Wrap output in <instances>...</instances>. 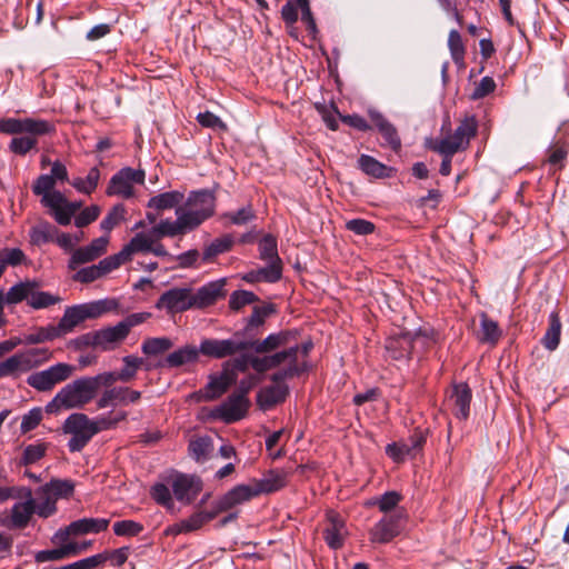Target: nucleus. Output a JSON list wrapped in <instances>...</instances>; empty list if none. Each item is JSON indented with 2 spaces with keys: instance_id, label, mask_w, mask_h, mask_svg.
<instances>
[{
  "instance_id": "obj_38",
  "label": "nucleus",
  "mask_w": 569,
  "mask_h": 569,
  "mask_svg": "<svg viewBox=\"0 0 569 569\" xmlns=\"http://www.w3.org/2000/svg\"><path fill=\"white\" fill-rule=\"evenodd\" d=\"M359 168L368 176L373 178H390L393 169L381 163L368 154H361L358 159Z\"/></svg>"
},
{
  "instance_id": "obj_6",
  "label": "nucleus",
  "mask_w": 569,
  "mask_h": 569,
  "mask_svg": "<svg viewBox=\"0 0 569 569\" xmlns=\"http://www.w3.org/2000/svg\"><path fill=\"white\" fill-rule=\"evenodd\" d=\"M477 129L478 122L476 118L473 116L466 117L452 134L431 141L428 147L441 156L453 157L458 151H462L468 148L470 139L477 133Z\"/></svg>"
},
{
  "instance_id": "obj_44",
  "label": "nucleus",
  "mask_w": 569,
  "mask_h": 569,
  "mask_svg": "<svg viewBox=\"0 0 569 569\" xmlns=\"http://www.w3.org/2000/svg\"><path fill=\"white\" fill-rule=\"evenodd\" d=\"M189 455L196 461L206 460L213 449L212 439L208 436H202L190 440L189 442Z\"/></svg>"
},
{
  "instance_id": "obj_9",
  "label": "nucleus",
  "mask_w": 569,
  "mask_h": 569,
  "mask_svg": "<svg viewBox=\"0 0 569 569\" xmlns=\"http://www.w3.org/2000/svg\"><path fill=\"white\" fill-rule=\"evenodd\" d=\"M51 357L52 351L47 348H34L18 352L0 362V378L30 371L49 361Z\"/></svg>"
},
{
  "instance_id": "obj_32",
  "label": "nucleus",
  "mask_w": 569,
  "mask_h": 569,
  "mask_svg": "<svg viewBox=\"0 0 569 569\" xmlns=\"http://www.w3.org/2000/svg\"><path fill=\"white\" fill-rule=\"evenodd\" d=\"M370 117L390 148L398 151L401 148V140L397 129L379 112H370Z\"/></svg>"
},
{
  "instance_id": "obj_1",
  "label": "nucleus",
  "mask_w": 569,
  "mask_h": 569,
  "mask_svg": "<svg viewBox=\"0 0 569 569\" xmlns=\"http://www.w3.org/2000/svg\"><path fill=\"white\" fill-rule=\"evenodd\" d=\"M295 337L296 333L293 332V337L289 339V345L287 346L291 355L270 377L273 385L260 389L257 393V403L262 410H269L276 405L283 402L289 393V387L284 381L298 377L309 369L308 357L313 343L308 340L301 345H291V340Z\"/></svg>"
},
{
  "instance_id": "obj_24",
  "label": "nucleus",
  "mask_w": 569,
  "mask_h": 569,
  "mask_svg": "<svg viewBox=\"0 0 569 569\" xmlns=\"http://www.w3.org/2000/svg\"><path fill=\"white\" fill-rule=\"evenodd\" d=\"M403 518L402 511L397 515L385 517L370 531V540L378 543L391 541L401 531L400 520Z\"/></svg>"
},
{
  "instance_id": "obj_53",
  "label": "nucleus",
  "mask_w": 569,
  "mask_h": 569,
  "mask_svg": "<svg viewBox=\"0 0 569 569\" xmlns=\"http://www.w3.org/2000/svg\"><path fill=\"white\" fill-rule=\"evenodd\" d=\"M274 312L272 303L253 307L251 316L247 320V329L251 330L262 326L266 319Z\"/></svg>"
},
{
  "instance_id": "obj_60",
  "label": "nucleus",
  "mask_w": 569,
  "mask_h": 569,
  "mask_svg": "<svg viewBox=\"0 0 569 569\" xmlns=\"http://www.w3.org/2000/svg\"><path fill=\"white\" fill-rule=\"evenodd\" d=\"M101 209L97 204H92L90 207L81 210L77 216H74V224L78 228L87 227L88 224L96 221L100 216Z\"/></svg>"
},
{
  "instance_id": "obj_62",
  "label": "nucleus",
  "mask_w": 569,
  "mask_h": 569,
  "mask_svg": "<svg viewBox=\"0 0 569 569\" xmlns=\"http://www.w3.org/2000/svg\"><path fill=\"white\" fill-rule=\"evenodd\" d=\"M281 18L286 22L287 27L290 28L289 34L297 37L293 24L298 21V8L292 1H288L281 8Z\"/></svg>"
},
{
  "instance_id": "obj_61",
  "label": "nucleus",
  "mask_w": 569,
  "mask_h": 569,
  "mask_svg": "<svg viewBox=\"0 0 569 569\" xmlns=\"http://www.w3.org/2000/svg\"><path fill=\"white\" fill-rule=\"evenodd\" d=\"M386 453L396 462L403 461L406 457H413L408 442H393L386 447Z\"/></svg>"
},
{
  "instance_id": "obj_18",
  "label": "nucleus",
  "mask_w": 569,
  "mask_h": 569,
  "mask_svg": "<svg viewBox=\"0 0 569 569\" xmlns=\"http://www.w3.org/2000/svg\"><path fill=\"white\" fill-rule=\"evenodd\" d=\"M109 236L93 239L88 246L74 249L68 261V268L76 270L78 266L91 262L107 252Z\"/></svg>"
},
{
  "instance_id": "obj_25",
  "label": "nucleus",
  "mask_w": 569,
  "mask_h": 569,
  "mask_svg": "<svg viewBox=\"0 0 569 569\" xmlns=\"http://www.w3.org/2000/svg\"><path fill=\"white\" fill-rule=\"evenodd\" d=\"M34 501L26 500L16 503L10 513L0 515V525L7 528H23L27 526L31 515L34 512Z\"/></svg>"
},
{
  "instance_id": "obj_63",
  "label": "nucleus",
  "mask_w": 569,
  "mask_h": 569,
  "mask_svg": "<svg viewBox=\"0 0 569 569\" xmlns=\"http://www.w3.org/2000/svg\"><path fill=\"white\" fill-rule=\"evenodd\" d=\"M346 229L359 236H367L371 234L376 227L366 219H351L346 222Z\"/></svg>"
},
{
  "instance_id": "obj_23",
  "label": "nucleus",
  "mask_w": 569,
  "mask_h": 569,
  "mask_svg": "<svg viewBox=\"0 0 569 569\" xmlns=\"http://www.w3.org/2000/svg\"><path fill=\"white\" fill-rule=\"evenodd\" d=\"M150 240L151 231L137 232L119 252L111 254L118 268L130 262L136 254L149 253Z\"/></svg>"
},
{
  "instance_id": "obj_26",
  "label": "nucleus",
  "mask_w": 569,
  "mask_h": 569,
  "mask_svg": "<svg viewBox=\"0 0 569 569\" xmlns=\"http://www.w3.org/2000/svg\"><path fill=\"white\" fill-rule=\"evenodd\" d=\"M471 398V389L467 383L461 382L453 386L449 405L457 418L466 420L469 417Z\"/></svg>"
},
{
  "instance_id": "obj_33",
  "label": "nucleus",
  "mask_w": 569,
  "mask_h": 569,
  "mask_svg": "<svg viewBox=\"0 0 569 569\" xmlns=\"http://www.w3.org/2000/svg\"><path fill=\"white\" fill-rule=\"evenodd\" d=\"M184 194L180 191H167L151 197L148 201V208L156 209L159 211L169 210L181 207L180 203L183 201Z\"/></svg>"
},
{
  "instance_id": "obj_4",
  "label": "nucleus",
  "mask_w": 569,
  "mask_h": 569,
  "mask_svg": "<svg viewBox=\"0 0 569 569\" xmlns=\"http://www.w3.org/2000/svg\"><path fill=\"white\" fill-rule=\"evenodd\" d=\"M94 379L81 377L67 383L57 395L46 405L47 413H58L60 410L81 409L88 405L96 396Z\"/></svg>"
},
{
  "instance_id": "obj_3",
  "label": "nucleus",
  "mask_w": 569,
  "mask_h": 569,
  "mask_svg": "<svg viewBox=\"0 0 569 569\" xmlns=\"http://www.w3.org/2000/svg\"><path fill=\"white\" fill-rule=\"evenodd\" d=\"M128 417L124 410H111L107 415L90 419L87 415L71 413L63 422V432L71 436L68 448L71 452L81 451L94 435L110 430Z\"/></svg>"
},
{
  "instance_id": "obj_54",
  "label": "nucleus",
  "mask_w": 569,
  "mask_h": 569,
  "mask_svg": "<svg viewBox=\"0 0 569 569\" xmlns=\"http://www.w3.org/2000/svg\"><path fill=\"white\" fill-rule=\"evenodd\" d=\"M108 559L109 553L102 552L68 563L67 566L69 569H97L102 567Z\"/></svg>"
},
{
  "instance_id": "obj_57",
  "label": "nucleus",
  "mask_w": 569,
  "mask_h": 569,
  "mask_svg": "<svg viewBox=\"0 0 569 569\" xmlns=\"http://www.w3.org/2000/svg\"><path fill=\"white\" fill-rule=\"evenodd\" d=\"M122 361L124 366L119 372L120 381L128 382L136 377L137 370L143 365V360L134 356H126Z\"/></svg>"
},
{
  "instance_id": "obj_5",
  "label": "nucleus",
  "mask_w": 569,
  "mask_h": 569,
  "mask_svg": "<svg viewBox=\"0 0 569 569\" xmlns=\"http://www.w3.org/2000/svg\"><path fill=\"white\" fill-rule=\"evenodd\" d=\"M288 485V473L273 469L263 473L261 478L250 479L229 491L227 498H252L260 495H271Z\"/></svg>"
},
{
  "instance_id": "obj_21",
  "label": "nucleus",
  "mask_w": 569,
  "mask_h": 569,
  "mask_svg": "<svg viewBox=\"0 0 569 569\" xmlns=\"http://www.w3.org/2000/svg\"><path fill=\"white\" fill-rule=\"evenodd\" d=\"M140 398L141 392L129 387H110L101 393L96 405L98 409L116 408L137 402Z\"/></svg>"
},
{
  "instance_id": "obj_7",
  "label": "nucleus",
  "mask_w": 569,
  "mask_h": 569,
  "mask_svg": "<svg viewBox=\"0 0 569 569\" xmlns=\"http://www.w3.org/2000/svg\"><path fill=\"white\" fill-rule=\"evenodd\" d=\"M237 500H201L196 511L173 526L176 533H188L200 529L219 513L232 509Z\"/></svg>"
},
{
  "instance_id": "obj_51",
  "label": "nucleus",
  "mask_w": 569,
  "mask_h": 569,
  "mask_svg": "<svg viewBox=\"0 0 569 569\" xmlns=\"http://www.w3.org/2000/svg\"><path fill=\"white\" fill-rule=\"evenodd\" d=\"M58 301L59 298L50 295L49 292L37 291V283L33 282L28 300V305L30 307H32L33 309H42L52 306Z\"/></svg>"
},
{
  "instance_id": "obj_40",
  "label": "nucleus",
  "mask_w": 569,
  "mask_h": 569,
  "mask_svg": "<svg viewBox=\"0 0 569 569\" xmlns=\"http://www.w3.org/2000/svg\"><path fill=\"white\" fill-rule=\"evenodd\" d=\"M561 336V322L558 313L552 312L549 316V327L541 339L542 346L549 350L553 351L558 348Z\"/></svg>"
},
{
  "instance_id": "obj_19",
  "label": "nucleus",
  "mask_w": 569,
  "mask_h": 569,
  "mask_svg": "<svg viewBox=\"0 0 569 569\" xmlns=\"http://www.w3.org/2000/svg\"><path fill=\"white\" fill-rule=\"evenodd\" d=\"M227 296L226 279L210 281L198 290H192L193 309H206Z\"/></svg>"
},
{
  "instance_id": "obj_52",
  "label": "nucleus",
  "mask_w": 569,
  "mask_h": 569,
  "mask_svg": "<svg viewBox=\"0 0 569 569\" xmlns=\"http://www.w3.org/2000/svg\"><path fill=\"white\" fill-rule=\"evenodd\" d=\"M33 286V282H20L11 287L7 295L4 296L6 302L8 305H17L23 300H29L30 290Z\"/></svg>"
},
{
  "instance_id": "obj_27",
  "label": "nucleus",
  "mask_w": 569,
  "mask_h": 569,
  "mask_svg": "<svg viewBox=\"0 0 569 569\" xmlns=\"http://www.w3.org/2000/svg\"><path fill=\"white\" fill-rule=\"evenodd\" d=\"M237 380V373L229 369V363L223 365L222 371L218 376L210 377L206 386V400H213L222 396L228 388Z\"/></svg>"
},
{
  "instance_id": "obj_12",
  "label": "nucleus",
  "mask_w": 569,
  "mask_h": 569,
  "mask_svg": "<svg viewBox=\"0 0 569 569\" xmlns=\"http://www.w3.org/2000/svg\"><path fill=\"white\" fill-rule=\"evenodd\" d=\"M41 204L48 209L49 214L59 226H69L72 218L81 208L82 203L78 201H69L61 191H54L41 199Z\"/></svg>"
},
{
  "instance_id": "obj_2",
  "label": "nucleus",
  "mask_w": 569,
  "mask_h": 569,
  "mask_svg": "<svg viewBox=\"0 0 569 569\" xmlns=\"http://www.w3.org/2000/svg\"><path fill=\"white\" fill-rule=\"evenodd\" d=\"M293 332L289 330L270 333L262 340H243L239 333H234L229 339H204L199 350L202 355L214 359L231 357L249 349L256 353H269L280 347H287Z\"/></svg>"
},
{
  "instance_id": "obj_41",
  "label": "nucleus",
  "mask_w": 569,
  "mask_h": 569,
  "mask_svg": "<svg viewBox=\"0 0 569 569\" xmlns=\"http://www.w3.org/2000/svg\"><path fill=\"white\" fill-rule=\"evenodd\" d=\"M502 335L497 321L489 318L486 313L480 316L479 340L481 342L496 345Z\"/></svg>"
},
{
  "instance_id": "obj_31",
  "label": "nucleus",
  "mask_w": 569,
  "mask_h": 569,
  "mask_svg": "<svg viewBox=\"0 0 569 569\" xmlns=\"http://www.w3.org/2000/svg\"><path fill=\"white\" fill-rule=\"evenodd\" d=\"M266 267L250 270L243 274L242 279L248 283L257 282H278L282 277V263L267 262Z\"/></svg>"
},
{
  "instance_id": "obj_49",
  "label": "nucleus",
  "mask_w": 569,
  "mask_h": 569,
  "mask_svg": "<svg viewBox=\"0 0 569 569\" xmlns=\"http://www.w3.org/2000/svg\"><path fill=\"white\" fill-rule=\"evenodd\" d=\"M173 342L167 337L148 338L142 342L141 350L147 356H158L171 349Z\"/></svg>"
},
{
  "instance_id": "obj_46",
  "label": "nucleus",
  "mask_w": 569,
  "mask_h": 569,
  "mask_svg": "<svg viewBox=\"0 0 569 569\" xmlns=\"http://www.w3.org/2000/svg\"><path fill=\"white\" fill-rule=\"evenodd\" d=\"M448 47L450 50L451 58L458 67H463L466 47L462 41V37L458 30H451L448 36Z\"/></svg>"
},
{
  "instance_id": "obj_22",
  "label": "nucleus",
  "mask_w": 569,
  "mask_h": 569,
  "mask_svg": "<svg viewBox=\"0 0 569 569\" xmlns=\"http://www.w3.org/2000/svg\"><path fill=\"white\" fill-rule=\"evenodd\" d=\"M176 220L162 219L156 226L151 228V233L156 239H162L164 237H177L187 233L188 231L194 230L187 218L183 216L182 208L176 209Z\"/></svg>"
},
{
  "instance_id": "obj_17",
  "label": "nucleus",
  "mask_w": 569,
  "mask_h": 569,
  "mask_svg": "<svg viewBox=\"0 0 569 569\" xmlns=\"http://www.w3.org/2000/svg\"><path fill=\"white\" fill-rule=\"evenodd\" d=\"M110 520L106 518H82L72 521L66 528L59 529L53 538V542H67L70 536H81L87 533H99L107 530Z\"/></svg>"
},
{
  "instance_id": "obj_45",
  "label": "nucleus",
  "mask_w": 569,
  "mask_h": 569,
  "mask_svg": "<svg viewBox=\"0 0 569 569\" xmlns=\"http://www.w3.org/2000/svg\"><path fill=\"white\" fill-rule=\"evenodd\" d=\"M59 337H62V335L58 325H49L47 327L37 328L33 332L27 335L24 341L30 345H37L51 341Z\"/></svg>"
},
{
  "instance_id": "obj_20",
  "label": "nucleus",
  "mask_w": 569,
  "mask_h": 569,
  "mask_svg": "<svg viewBox=\"0 0 569 569\" xmlns=\"http://www.w3.org/2000/svg\"><path fill=\"white\" fill-rule=\"evenodd\" d=\"M249 406L248 397L233 392L214 410V416L226 423H232L246 416Z\"/></svg>"
},
{
  "instance_id": "obj_29",
  "label": "nucleus",
  "mask_w": 569,
  "mask_h": 569,
  "mask_svg": "<svg viewBox=\"0 0 569 569\" xmlns=\"http://www.w3.org/2000/svg\"><path fill=\"white\" fill-rule=\"evenodd\" d=\"M327 519L329 521V526L323 532L325 540L330 548L339 549L342 547L347 535L345 520L339 513L332 510L327 513Z\"/></svg>"
},
{
  "instance_id": "obj_28",
  "label": "nucleus",
  "mask_w": 569,
  "mask_h": 569,
  "mask_svg": "<svg viewBox=\"0 0 569 569\" xmlns=\"http://www.w3.org/2000/svg\"><path fill=\"white\" fill-rule=\"evenodd\" d=\"M116 269H118V266L114 262L112 256H108L100 260L97 264L84 267L78 270L73 276V280L81 283H89L112 272Z\"/></svg>"
},
{
  "instance_id": "obj_39",
  "label": "nucleus",
  "mask_w": 569,
  "mask_h": 569,
  "mask_svg": "<svg viewBox=\"0 0 569 569\" xmlns=\"http://www.w3.org/2000/svg\"><path fill=\"white\" fill-rule=\"evenodd\" d=\"M21 136L12 138L9 144L11 152L18 156H26L28 152L37 148L38 138L48 133L23 132Z\"/></svg>"
},
{
  "instance_id": "obj_47",
  "label": "nucleus",
  "mask_w": 569,
  "mask_h": 569,
  "mask_svg": "<svg viewBox=\"0 0 569 569\" xmlns=\"http://www.w3.org/2000/svg\"><path fill=\"white\" fill-rule=\"evenodd\" d=\"M233 244L232 239L229 236L214 239L209 246H207L202 252V260L204 262H211L218 254L228 252Z\"/></svg>"
},
{
  "instance_id": "obj_36",
  "label": "nucleus",
  "mask_w": 569,
  "mask_h": 569,
  "mask_svg": "<svg viewBox=\"0 0 569 569\" xmlns=\"http://www.w3.org/2000/svg\"><path fill=\"white\" fill-rule=\"evenodd\" d=\"M74 483L68 479H52L46 483L40 493L42 498H68L73 495Z\"/></svg>"
},
{
  "instance_id": "obj_42",
  "label": "nucleus",
  "mask_w": 569,
  "mask_h": 569,
  "mask_svg": "<svg viewBox=\"0 0 569 569\" xmlns=\"http://www.w3.org/2000/svg\"><path fill=\"white\" fill-rule=\"evenodd\" d=\"M86 318L79 306L69 307L66 309L62 318L60 319L58 327L62 336L70 333L73 329L83 322Z\"/></svg>"
},
{
  "instance_id": "obj_43",
  "label": "nucleus",
  "mask_w": 569,
  "mask_h": 569,
  "mask_svg": "<svg viewBox=\"0 0 569 569\" xmlns=\"http://www.w3.org/2000/svg\"><path fill=\"white\" fill-rule=\"evenodd\" d=\"M99 180L100 170L97 167H93L89 170L86 178H73L70 183L78 192L91 194L97 189Z\"/></svg>"
},
{
  "instance_id": "obj_15",
  "label": "nucleus",
  "mask_w": 569,
  "mask_h": 569,
  "mask_svg": "<svg viewBox=\"0 0 569 569\" xmlns=\"http://www.w3.org/2000/svg\"><path fill=\"white\" fill-rule=\"evenodd\" d=\"M156 308L169 315L181 313L193 309L192 288L173 287L164 291L156 302Z\"/></svg>"
},
{
  "instance_id": "obj_64",
  "label": "nucleus",
  "mask_w": 569,
  "mask_h": 569,
  "mask_svg": "<svg viewBox=\"0 0 569 569\" xmlns=\"http://www.w3.org/2000/svg\"><path fill=\"white\" fill-rule=\"evenodd\" d=\"M143 527L133 520H122L113 525V531L117 536H137Z\"/></svg>"
},
{
  "instance_id": "obj_11",
  "label": "nucleus",
  "mask_w": 569,
  "mask_h": 569,
  "mask_svg": "<svg viewBox=\"0 0 569 569\" xmlns=\"http://www.w3.org/2000/svg\"><path fill=\"white\" fill-rule=\"evenodd\" d=\"M73 371L74 367L72 365L58 362L44 370L29 375L27 383L39 392H49L57 385L68 380Z\"/></svg>"
},
{
  "instance_id": "obj_56",
  "label": "nucleus",
  "mask_w": 569,
  "mask_h": 569,
  "mask_svg": "<svg viewBox=\"0 0 569 569\" xmlns=\"http://www.w3.org/2000/svg\"><path fill=\"white\" fill-rule=\"evenodd\" d=\"M56 183L50 174H40L32 184V191L36 196H41V199H44L48 194L54 193Z\"/></svg>"
},
{
  "instance_id": "obj_14",
  "label": "nucleus",
  "mask_w": 569,
  "mask_h": 569,
  "mask_svg": "<svg viewBox=\"0 0 569 569\" xmlns=\"http://www.w3.org/2000/svg\"><path fill=\"white\" fill-rule=\"evenodd\" d=\"M0 132L6 134H20L23 132L54 133L53 122L36 118H0Z\"/></svg>"
},
{
  "instance_id": "obj_48",
  "label": "nucleus",
  "mask_w": 569,
  "mask_h": 569,
  "mask_svg": "<svg viewBox=\"0 0 569 569\" xmlns=\"http://www.w3.org/2000/svg\"><path fill=\"white\" fill-rule=\"evenodd\" d=\"M259 257L261 260H264L267 262L282 263L278 254L277 240L271 234L264 236L259 241Z\"/></svg>"
},
{
  "instance_id": "obj_58",
  "label": "nucleus",
  "mask_w": 569,
  "mask_h": 569,
  "mask_svg": "<svg viewBox=\"0 0 569 569\" xmlns=\"http://www.w3.org/2000/svg\"><path fill=\"white\" fill-rule=\"evenodd\" d=\"M47 449L48 446L43 442L27 446L23 450L21 459L22 463L28 466L39 461L42 457H44Z\"/></svg>"
},
{
  "instance_id": "obj_8",
  "label": "nucleus",
  "mask_w": 569,
  "mask_h": 569,
  "mask_svg": "<svg viewBox=\"0 0 569 569\" xmlns=\"http://www.w3.org/2000/svg\"><path fill=\"white\" fill-rule=\"evenodd\" d=\"M282 350H274L269 353H262V357L249 353H242L232 361H228L229 369L233 372H246L251 367L258 373H264L269 370L280 367L287 361V358L291 355L288 347H280Z\"/></svg>"
},
{
  "instance_id": "obj_35",
  "label": "nucleus",
  "mask_w": 569,
  "mask_h": 569,
  "mask_svg": "<svg viewBox=\"0 0 569 569\" xmlns=\"http://www.w3.org/2000/svg\"><path fill=\"white\" fill-rule=\"evenodd\" d=\"M412 341L408 335L389 338L386 342V351L389 358L401 360L411 353Z\"/></svg>"
},
{
  "instance_id": "obj_16",
  "label": "nucleus",
  "mask_w": 569,
  "mask_h": 569,
  "mask_svg": "<svg viewBox=\"0 0 569 569\" xmlns=\"http://www.w3.org/2000/svg\"><path fill=\"white\" fill-rule=\"evenodd\" d=\"M171 488L176 498H192L200 495L203 488L201 478L197 475L182 473L171 470L163 477Z\"/></svg>"
},
{
  "instance_id": "obj_34",
  "label": "nucleus",
  "mask_w": 569,
  "mask_h": 569,
  "mask_svg": "<svg viewBox=\"0 0 569 569\" xmlns=\"http://www.w3.org/2000/svg\"><path fill=\"white\" fill-rule=\"evenodd\" d=\"M200 350L194 346H184L178 350L169 353L160 367L177 368L186 363L193 362L198 359Z\"/></svg>"
},
{
  "instance_id": "obj_30",
  "label": "nucleus",
  "mask_w": 569,
  "mask_h": 569,
  "mask_svg": "<svg viewBox=\"0 0 569 569\" xmlns=\"http://www.w3.org/2000/svg\"><path fill=\"white\" fill-rule=\"evenodd\" d=\"M97 349L102 351L114 350L128 336L119 325L96 330Z\"/></svg>"
},
{
  "instance_id": "obj_37",
  "label": "nucleus",
  "mask_w": 569,
  "mask_h": 569,
  "mask_svg": "<svg viewBox=\"0 0 569 569\" xmlns=\"http://www.w3.org/2000/svg\"><path fill=\"white\" fill-rule=\"evenodd\" d=\"M58 228L48 221H40L30 229V242L41 247L46 243L53 242L57 238Z\"/></svg>"
},
{
  "instance_id": "obj_10",
  "label": "nucleus",
  "mask_w": 569,
  "mask_h": 569,
  "mask_svg": "<svg viewBox=\"0 0 569 569\" xmlns=\"http://www.w3.org/2000/svg\"><path fill=\"white\" fill-rule=\"evenodd\" d=\"M181 208L183 216L192 228L197 229L203 221L213 216L216 197L209 190L192 191Z\"/></svg>"
},
{
  "instance_id": "obj_13",
  "label": "nucleus",
  "mask_w": 569,
  "mask_h": 569,
  "mask_svg": "<svg viewBox=\"0 0 569 569\" xmlns=\"http://www.w3.org/2000/svg\"><path fill=\"white\" fill-rule=\"evenodd\" d=\"M144 171L141 169L123 168L110 179L106 193L129 199L133 196V186L144 182Z\"/></svg>"
},
{
  "instance_id": "obj_59",
  "label": "nucleus",
  "mask_w": 569,
  "mask_h": 569,
  "mask_svg": "<svg viewBox=\"0 0 569 569\" xmlns=\"http://www.w3.org/2000/svg\"><path fill=\"white\" fill-rule=\"evenodd\" d=\"M42 408L34 407L24 413L21 418L20 431L27 433L36 429L42 420Z\"/></svg>"
},
{
  "instance_id": "obj_50",
  "label": "nucleus",
  "mask_w": 569,
  "mask_h": 569,
  "mask_svg": "<svg viewBox=\"0 0 569 569\" xmlns=\"http://www.w3.org/2000/svg\"><path fill=\"white\" fill-rule=\"evenodd\" d=\"M127 210L123 204H116L100 222V228L107 234L126 219Z\"/></svg>"
},
{
  "instance_id": "obj_55",
  "label": "nucleus",
  "mask_w": 569,
  "mask_h": 569,
  "mask_svg": "<svg viewBox=\"0 0 569 569\" xmlns=\"http://www.w3.org/2000/svg\"><path fill=\"white\" fill-rule=\"evenodd\" d=\"M259 298L252 291L237 290L233 291L229 299L230 309L238 311L247 305L258 301Z\"/></svg>"
}]
</instances>
